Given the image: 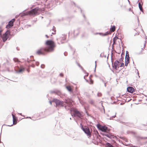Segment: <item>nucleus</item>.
Here are the masks:
<instances>
[{
	"mask_svg": "<svg viewBox=\"0 0 147 147\" xmlns=\"http://www.w3.org/2000/svg\"><path fill=\"white\" fill-rule=\"evenodd\" d=\"M47 46L40 48L36 51L38 55H45L49 52H53L54 51L56 45L54 42L51 40H47L45 42Z\"/></svg>",
	"mask_w": 147,
	"mask_h": 147,
	"instance_id": "obj_1",
	"label": "nucleus"
},
{
	"mask_svg": "<svg viewBox=\"0 0 147 147\" xmlns=\"http://www.w3.org/2000/svg\"><path fill=\"white\" fill-rule=\"evenodd\" d=\"M42 9L38 7H36L27 11H26V10H25L22 13V16L30 15L32 16H35L38 15L39 13L38 11H42Z\"/></svg>",
	"mask_w": 147,
	"mask_h": 147,
	"instance_id": "obj_2",
	"label": "nucleus"
},
{
	"mask_svg": "<svg viewBox=\"0 0 147 147\" xmlns=\"http://www.w3.org/2000/svg\"><path fill=\"white\" fill-rule=\"evenodd\" d=\"M80 127L81 129L87 135L88 138H90L91 136V134L89 127L86 125L83 127L82 123H81L80 124Z\"/></svg>",
	"mask_w": 147,
	"mask_h": 147,
	"instance_id": "obj_3",
	"label": "nucleus"
},
{
	"mask_svg": "<svg viewBox=\"0 0 147 147\" xmlns=\"http://www.w3.org/2000/svg\"><path fill=\"white\" fill-rule=\"evenodd\" d=\"M83 113L80 112L77 110H74L73 111V113L71 114L72 117L74 116L76 117L78 119H81L82 117H83Z\"/></svg>",
	"mask_w": 147,
	"mask_h": 147,
	"instance_id": "obj_4",
	"label": "nucleus"
},
{
	"mask_svg": "<svg viewBox=\"0 0 147 147\" xmlns=\"http://www.w3.org/2000/svg\"><path fill=\"white\" fill-rule=\"evenodd\" d=\"M55 103L56 105V107L60 108L61 107H64L66 108L65 104L63 101L57 99L56 98L55 101Z\"/></svg>",
	"mask_w": 147,
	"mask_h": 147,
	"instance_id": "obj_5",
	"label": "nucleus"
},
{
	"mask_svg": "<svg viewBox=\"0 0 147 147\" xmlns=\"http://www.w3.org/2000/svg\"><path fill=\"white\" fill-rule=\"evenodd\" d=\"M22 60H23V62H26L27 61L28 64L26 63L25 65L28 67H35V65L34 63H31V62L33 61H35L34 59H29V58H27L26 59H22Z\"/></svg>",
	"mask_w": 147,
	"mask_h": 147,
	"instance_id": "obj_6",
	"label": "nucleus"
},
{
	"mask_svg": "<svg viewBox=\"0 0 147 147\" xmlns=\"http://www.w3.org/2000/svg\"><path fill=\"white\" fill-rule=\"evenodd\" d=\"M110 129H109L107 132L100 133V134L102 136H105L110 139H112L115 138V136L112 133L110 132Z\"/></svg>",
	"mask_w": 147,
	"mask_h": 147,
	"instance_id": "obj_7",
	"label": "nucleus"
},
{
	"mask_svg": "<svg viewBox=\"0 0 147 147\" xmlns=\"http://www.w3.org/2000/svg\"><path fill=\"white\" fill-rule=\"evenodd\" d=\"M96 126L98 129L101 131L102 133L107 132L108 130L110 129L106 126H102L99 124H97Z\"/></svg>",
	"mask_w": 147,
	"mask_h": 147,
	"instance_id": "obj_8",
	"label": "nucleus"
},
{
	"mask_svg": "<svg viewBox=\"0 0 147 147\" xmlns=\"http://www.w3.org/2000/svg\"><path fill=\"white\" fill-rule=\"evenodd\" d=\"M8 34L11 35V34L9 30L7 29L6 32L3 34L2 36L1 35V37L3 42H5L8 38V36H7V35Z\"/></svg>",
	"mask_w": 147,
	"mask_h": 147,
	"instance_id": "obj_9",
	"label": "nucleus"
},
{
	"mask_svg": "<svg viewBox=\"0 0 147 147\" xmlns=\"http://www.w3.org/2000/svg\"><path fill=\"white\" fill-rule=\"evenodd\" d=\"M112 66L113 68L116 70H117L118 69L119 67V62L117 60L115 61L114 63H113L112 60H111Z\"/></svg>",
	"mask_w": 147,
	"mask_h": 147,
	"instance_id": "obj_10",
	"label": "nucleus"
},
{
	"mask_svg": "<svg viewBox=\"0 0 147 147\" xmlns=\"http://www.w3.org/2000/svg\"><path fill=\"white\" fill-rule=\"evenodd\" d=\"M49 93L50 94H53L55 93L58 96H60L61 97H62V95H65V94H62L61 92L58 90H51L49 92Z\"/></svg>",
	"mask_w": 147,
	"mask_h": 147,
	"instance_id": "obj_11",
	"label": "nucleus"
},
{
	"mask_svg": "<svg viewBox=\"0 0 147 147\" xmlns=\"http://www.w3.org/2000/svg\"><path fill=\"white\" fill-rule=\"evenodd\" d=\"M12 118H13V120L12 121H13V124H11V125H5L11 127V126H12L13 125H16L17 123V121H15V120H16L17 119H18L17 117H16L14 115H13V114H12Z\"/></svg>",
	"mask_w": 147,
	"mask_h": 147,
	"instance_id": "obj_12",
	"label": "nucleus"
},
{
	"mask_svg": "<svg viewBox=\"0 0 147 147\" xmlns=\"http://www.w3.org/2000/svg\"><path fill=\"white\" fill-rule=\"evenodd\" d=\"M81 28H78L76 30H74V35L75 37H76L78 35L80 31Z\"/></svg>",
	"mask_w": 147,
	"mask_h": 147,
	"instance_id": "obj_13",
	"label": "nucleus"
},
{
	"mask_svg": "<svg viewBox=\"0 0 147 147\" xmlns=\"http://www.w3.org/2000/svg\"><path fill=\"white\" fill-rule=\"evenodd\" d=\"M21 68L18 71H16V69H15L16 73V74H20L22 73L25 69V67L22 65H20Z\"/></svg>",
	"mask_w": 147,
	"mask_h": 147,
	"instance_id": "obj_14",
	"label": "nucleus"
},
{
	"mask_svg": "<svg viewBox=\"0 0 147 147\" xmlns=\"http://www.w3.org/2000/svg\"><path fill=\"white\" fill-rule=\"evenodd\" d=\"M135 88L132 86H129L127 89V91L129 92L132 93L134 92Z\"/></svg>",
	"mask_w": 147,
	"mask_h": 147,
	"instance_id": "obj_15",
	"label": "nucleus"
},
{
	"mask_svg": "<svg viewBox=\"0 0 147 147\" xmlns=\"http://www.w3.org/2000/svg\"><path fill=\"white\" fill-rule=\"evenodd\" d=\"M17 29L18 28L16 27H14L11 30H9L12 36H14L18 32Z\"/></svg>",
	"mask_w": 147,
	"mask_h": 147,
	"instance_id": "obj_16",
	"label": "nucleus"
},
{
	"mask_svg": "<svg viewBox=\"0 0 147 147\" xmlns=\"http://www.w3.org/2000/svg\"><path fill=\"white\" fill-rule=\"evenodd\" d=\"M13 24L9 21L8 23V24L6 25V28H11L13 26Z\"/></svg>",
	"mask_w": 147,
	"mask_h": 147,
	"instance_id": "obj_17",
	"label": "nucleus"
},
{
	"mask_svg": "<svg viewBox=\"0 0 147 147\" xmlns=\"http://www.w3.org/2000/svg\"><path fill=\"white\" fill-rule=\"evenodd\" d=\"M136 138L138 141H139L140 139H147V137H140L139 136H136Z\"/></svg>",
	"mask_w": 147,
	"mask_h": 147,
	"instance_id": "obj_18",
	"label": "nucleus"
},
{
	"mask_svg": "<svg viewBox=\"0 0 147 147\" xmlns=\"http://www.w3.org/2000/svg\"><path fill=\"white\" fill-rule=\"evenodd\" d=\"M125 65L127 66L129 62V57H125Z\"/></svg>",
	"mask_w": 147,
	"mask_h": 147,
	"instance_id": "obj_19",
	"label": "nucleus"
},
{
	"mask_svg": "<svg viewBox=\"0 0 147 147\" xmlns=\"http://www.w3.org/2000/svg\"><path fill=\"white\" fill-rule=\"evenodd\" d=\"M145 43H144V47L143 48H142V49H141L142 50H141V51H140V52H139L138 53H136V55H140V54H142V50H143L144 49V48L145 47V44L146 43V41H145Z\"/></svg>",
	"mask_w": 147,
	"mask_h": 147,
	"instance_id": "obj_20",
	"label": "nucleus"
},
{
	"mask_svg": "<svg viewBox=\"0 0 147 147\" xmlns=\"http://www.w3.org/2000/svg\"><path fill=\"white\" fill-rule=\"evenodd\" d=\"M63 36L61 37L60 40H65L66 38V34H62Z\"/></svg>",
	"mask_w": 147,
	"mask_h": 147,
	"instance_id": "obj_21",
	"label": "nucleus"
},
{
	"mask_svg": "<svg viewBox=\"0 0 147 147\" xmlns=\"http://www.w3.org/2000/svg\"><path fill=\"white\" fill-rule=\"evenodd\" d=\"M77 7L79 9H80V11H81V13L82 14V15L83 16V17H84V20H86V17H85V15L84 14L83 12V11H82V9L80 8V7H79V6H77Z\"/></svg>",
	"mask_w": 147,
	"mask_h": 147,
	"instance_id": "obj_22",
	"label": "nucleus"
},
{
	"mask_svg": "<svg viewBox=\"0 0 147 147\" xmlns=\"http://www.w3.org/2000/svg\"><path fill=\"white\" fill-rule=\"evenodd\" d=\"M77 63L78 66L79 67H80V68H81V69H82V70L83 71L84 73H86V71L84 69H83V67L80 65V64L79 63Z\"/></svg>",
	"mask_w": 147,
	"mask_h": 147,
	"instance_id": "obj_23",
	"label": "nucleus"
},
{
	"mask_svg": "<svg viewBox=\"0 0 147 147\" xmlns=\"http://www.w3.org/2000/svg\"><path fill=\"white\" fill-rule=\"evenodd\" d=\"M115 25L112 26V25L111 26V28H110V30L111 31L113 32L115 31Z\"/></svg>",
	"mask_w": 147,
	"mask_h": 147,
	"instance_id": "obj_24",
	"label": "nucleus"
},
{
	"mask_svg": "<svg viewBox=\"0 0 147 147\" xmlns=\"http://www.w3.org/2000/svg\"><path fill=\"white\" fill-rule=\"evenodd\" d=\"M66 88L67 90L70 92H72V91L71 87L69 86H67L66 87Z\"/></svg>",
	"mask_w": 147,
	"mask_h": 147,
	"instance_id": "obj_25",
	"label": "nucleus"
},
{
	"mask_svg": "<svg viewBox=\"0 0 147 147\" xmlns=\"http://www.w3.org/2000/svg\"><path fill=\"white\" fill-rule=\"evenodd\" d=\"M111 34V32L110 31H107V32L105 33L104 34H103V35H102L103 36H107L109 34Z\"/></svg>",
	"mask_w": 147,
	"mask_h": 147,
	"instance_id": "obj_26",
	"label": "nucleus"
},
{
	"mask_svg": "<svg viewBox=\"0 0 147 147\" xmlns=\"http://www.w3.org/2000/svg\"><path fill=\"white\" fill-rule=\"evenodd\" d=\"M13 60L15 62H19L20 61L17 58H14L13 59Z\"/></svg>",
	"mask_w": 147,
	"mask_h": 147,
	"instance_id": "obj_27",
	"label": "nucleus"
},
{
	"mask_svg": "<svg viewBox=\"0 0 147 147\" xmlns=\"http://www.w3.org/2000/svg\"><path fill=\"white\" fill-rule=\"evenodd\" d=\"M112 144L108 142H106L105 144V146L106 147H110Z\"/></svg>",
	"mask_w": 147,
	"mask_h": 147,
	"instance_id": "obj_28",
	"label": "nucleus"
},
{
	"mask_svg": "<svg viewBox=\"0 0 147 147\" xmlns=\"http://www.w3.org/2000/svg\"><path fill=\"white\" fill-rule=\"evenodd\" d=\"M133 125V124L130 123H127L126 124V126L129 127H131Z\"/></svg>",
	"mask_w": 147,
	"mask_h": 147,
	"instance_id": "obj_29",
	"label": "nucleus"
},
{
	"mask_svg": "<svg viewBox=\"0 0 147 147\" xmlns=\"http://www.w3.org/2000/svg\"><path fill=\"white\" fill-rule=\"evenodd\" d=\"M55 98H54L53 99V100H50L49 101V102L51 105H52V102H54L55 103Z\"/></svg>",
	"mask_w": 147,
	"mask_h": 147,
	"instance_id": "obj_30",
	"label": "nucleus"
},
{
	"mask_svg": "<svg viewBox=\"0 0 147 147\" xmlns=\"http://www.w3.org/2000/svg\"><path fill=\"white\" fill-rule=\"evenodd\" d=\"M129 57V52L127 51H126V55L125 57Z\"/></svg>",
	"mask_w": 147,
	"mask_h": 147,
	"instance_id": "obj_31",
	"label": "nucleus"
},
{
	"mask_svg": "<svg viewBox=\"0 0 147 147\" xmlns=\"http://www.w3.org/2000/svg\"><path fill=\"white\" fill-rule=\"evenodd\" d=\"M116 38V40L117 39H119L120 40H121V44H122V46H123V42L120 39V38H118V37H115L114 38H113V40L114 39V38Z\"/></svg>",
	"mask_w": 147,
	"mask_h": 147,
	"instance_id": "obj_32",
	"label": "nucleus"
},
{
	"mask_svg": "<svg viewBox=\"0 0 147 147\" xmlns=\"http://www.w3.org/2000/svg\"><path fill=\"white\" fill-rule=\"evenodd\" d=\"M124 59V58L122 57L119 60V61H118L119 62V63H120L121 62H122L123 61V60Z\"/></svg>",
	"mask_w": 147,
	"mask_h": 147,
	"instance_id": "obj_33",
	"label": "nucleus"
},
{
	"mask_svg": "<svg viewBox=\"0 0 147 147\" xmlns=\"http://www.w3.org/2000/svg\"><path fill=\"white\" fill-rule=\"evenodd\" d=\"M141 1L138 2V7H142V5H142V4L141 3Z\"/></svg>",
	"mask_w": 147,
	"mask_h": 147,
	"instance_id": "obj_34",
	"label": "nucleus"
},
{
	"mask_svg": "<svg viewBox=\"0 0 147 147\" xmlns=\"http://www.w3.org/2000/svg\"><path fill=\"white\" fill-rule=\"evenodd\" d=\"M7 36H8V39L9 40L13 36H12V34H11V35L8 34V35H7Z\"/></svg>",
	"mask_w": 147,
	"mask_h": 147,
	"instance_id": "obj_35",
	"label": "nucleus"
},
{
	"mask_svg": "<svg viewBox=\"0 0 147 147\" xmlns=\"http://www.w3.org/2000/svg\"><path fill=\"white\" fill-rule=\"evenodd\" d=\"M71 4L72 5H73V4L74 5V6H75V7H77V6H78L77 5H76V3H75V2H74L71 1Z\"/></svg>",
	"mask_w": 147,
	"mask_h": 147,
	"instance_id": "obj_36",
	"label": "nucleus"
},
{
	"mask_svg": "<svg viewBox=\"0 0 147 147\" xmlns=\"http://www.w3.org/2000/svg\"><path fill=\"white\" fill-rule=\"evenodd\" d=\"M127 134H129L130 133L134 134V132L133 131H127Z\"/></svg>",
	"mask_w": 147,
	"mask_h": 147,
	"instance_id": "obj_37",
	"label": "nucleus"
},
{
	"mask_svg": "<svg viewBox=\"0 0 147 147\" xmlns=\"http://www.w3.org/2000/svg\"><path fill=\"white\" fill-rule=\"evenodd\" d=\"M124 63H121L120 65V66L119 65V66L120 67H124Z\"/></svg>",
	"mask_w": 147,
	"mask_h": 147,
	"instance_id": "obj_38",
	"label": "nucleus"
},
{
	"mask_svg": "<svg viewBox=\"0 0 147 147\" xmlns=\"http://www.w3.org/2000/svg\"><path fill=\"white\" fill-rule=\"evenodd\" d=\"M15 20V18H13L11 20L9 21L13 24Z\"/></svg>",
	"mask_w": 147,
	"mask_h": 147,
	"instance_id": "obj_39",
	"label": "nucleus"
},
{
	"mask_svg": "<svg viewBox=\"0 0 147 147\" xmlns=\"http://www.w3.org/2000/svg\"><path fill=\"white\" fill-rule=\"evenodd\" d=\"M97 96H100L102 95V94L100 92H98L97 94Z\"/></svg>",
	"mask_w": 147,
	"mask_h": 147,
	"instance_id": "obj_40",
	"label": "nucleus"
},
{
	"mask_svg": "<svg viewBox=\"0 0 147 147\" xmlns=\"http://www.w3.org/2000/svg\"><path fill=\"white\" fill-rule=\"evenodd\" d=\"M78 99L79 100L80 102L81 103H82L83 102H82V100H81V99L78 96Z\"/></svg>",
	"mask_w": 147,
	"mask_h": 147,
	"instance_id": "obj_41",
	"label": "nucleus"
},
{
	"mask_svg": "<svg viewBox=\"0 0 147 147\" xmlns=\"http://www.w3.org/2000/svg\"><path fill=\"white\" fill-rule=\"evenodd\" d=\"M102 53L100 54V57H102L104 56L105 58L106 57V55H104L103 56V55H102Z\"/></svg>",
	"mask_w": 147,
	"mask_h": 147,
	"instance_id": "obj_42",
	"label": "nucleus"
},
{
	"mask_svg": "<svg viewBox=\"0 0 147 147\" xmlns=\"http://www.w3.org/2000/svg\"><path fill=\"white\" fill-rule=\"evenodd\" d=\"M40 67L42 68L43 69L45 68V65L44 64H41Z\"/></svg>",
	"mask_w": 147,
	"mask_h": 147,
	"instance_id": "obj_43",
	"label": "nucleus"
},
{
	"mask_svg": "<svg viewBox=\"0 0 147 147\" xmlns=\"http://www.w3.org/2000/svg\"><path fill=\"white\" fill-rule=\"evenodd\" d=\"M139 8L140 11H141V12H143V13L144 11H143V10L142 9V7H139Z\"/></svg>",
	"mask_w": 147,
	"mask_h": 147,
	"instance_id": "obj_44",
	"label": "nucleus"
},
{
	"mask_svg": "<svg viewBox=\"0 0 147 147\" xmlns=\"http://www.w3.org/2000/svg\"><path fill=\"white\" fill-rule=\"evenodd\" d=\"M85 74V73H84ZM85 74H87L85 76H84V79H85V78L86 77H87L88 76V73H87L86 72V73H85Z\"/></svg>",
	"mask_w": 147,
	"mask_h": 147,
	"instance_id": "obj_45",
	"label": "nucleus"
},
{
	"mask_svg": "<svg viewBox=\"0 0 147 147\" xmlns=\"http://www.w3.org/2000/svg\"><path fill=\"white\" fill-rule=\"evenodd\" d=\"M59 76L61 77H63V73H60L59 74Z\"/></svg>",
	"mask_w": 147,
	"mask_h": 147,
	"instance_id": "obj_46",
	"label": "nucleus"
},
{
	"mask_svg": "<svg viewBox=\"0 0 147 147\" xmlns=\"http://www.w3.org/2000/svg\"><path fill=\"white\" fill-rule=\"evenodd\" d=\"M36 65V66H38L39 65V62H36L35 63Z\"/></svg>",
	"mask_w": 147,
	"mask_h": 147,
	"instance_id": "obj_47",
	"label": "nucleus"
},
{
	"mask_svg": "<svg viewBox=\"0 0 147 147\" xmlns=\"http://www.w3.org/2000/svg\"><path fill=\"white\" fill-rule=\"evenodd\" d=\"M64 54L65 56H66L67 55V53L66 52H65L64 53Z\"/></svg>",
	"mask_w": 147,
	"mask_h": 147,
	"instance_id": "obj_48",
	"label": "nucleus"
},
{
	"mask_svg": "<svg viewBox=\"0 0 147 147\" xmlns=\"http://www.w3.org/2000/svg\"><path fill=\"white\" fill-rule=\"evenodd\" d=\"M121 123H122L123 124L125 125H126V124H127V123L123 122H121Z\"/></svg>",
	"mask_w": 147,
	"mask_h": 147,
	"instance_id": "obj_49",
	"label": "nucleus"
},
{
	"mask_svg": "<svg viewBox=\"0 0 147 147\" xmlns=\"http://www.w3.org/2000/svg\"><path fill=\"white\" fill-rule=\"evenodd\" d=\"M98 34L100 36H102V35H103V33L102 32H99Z\"/></svg>",
	"mask_w": 147,
	"mask_h": 147,
	"instance_id": "obj_50",
	"label": "nucleus"
},
{
	"mask_svg": "<svg viewBox=\"0 0 147 147\" xmlns=\"http://www.w3.org/2000/svg\"><path fill=\"white\" fill-rule=\"evenodd\" d=\"M95 69H94V71H96V61H95Z\"/></svg>",
	"mask_w": 147,
	"mask_h": 147,
	"instance_id": "obj_51",
	"label": "nucleus"
},
{
	"mask_svg": "<svg viewBox=\"0 0 147 147\" xmlns=\"http://www.w3.org/2000/svg\"><path fill=\"white\" fill-rule=\"evenodd\" d=\"M100 79L101 80V81L102 82H103V83H105V81L103 79H101L100 78Z\"/></svg>",
	"mask_w": 147,
	"mask_h": 147,
	"instance_id": "obj_52",
	"label": "nucleus"
},
{
	"mask_svg": "<svg viewBox=\"0 0 147 147\" xmlns=\"http://www.w3.org/2000/svg\"><path fill=\"white\" fill-rule=\"evenodd\" d=\"M113 55V52H112L111 53V60H112V58Z\"/></svg>",
	"mask_w": 147,
	"mask_h": 147,
	"instance_id": "obj_53",
	"label": "nucleus"
},
{
	"mask_svg": "<svg viewBox=\"0 0 147 147\" xmlns=\"http://www.w3.org/2000/svg\"><path fill=\"white\" fill-rule=\"evenodd\" d=\"M120 138L123 140H124L125 138L122 137H120Z\"/></svg>",
	"mask_w": 147,
	"mask_h": 147,
	"instance_id": "obj_54",
	"label": "nucleus"
},
{
	"mask_svg": "<svg viewBox=\"0 0 147 147\" xmlns=\"http://www.w3.org/2000/svg\"><path fill=\"white\" fill-rule=\"evenodd\" d=\"M85 112L86 114L88 116H89L88 113L87 112L86 110H85Z\"/></svg>",
	"mask_w": 147,
	"mask_h": 147,
	"instance_id": "obj_55",
	"label": "nucleus"
},
{
	"mask_svg": "<svg viewBox=\"0 0 147 147\" xmlns=\"http://www.w3.org/2000/svg\"><path fill=\"white\" fill-rule=\"evenodd\" d=\"M18 114H19V115H21V116H23L24 117V115H22V113H18Z\"/></svg>",
	"mask_w": 147,
	"mask_h": 147,
	"instance_id": "obj_56",
	"label": "nucleus"
},
{
	"mask_svg": "<svg viewBox=\"0 0 147 147\" xmlns=\"http://www.w3.org/2000/svg\"><path fill=\"white\" fill-rule=\"evenodd\" d=\"M139 35V33H136L135 34H134V36H136V35Z\"/></svg>",
	"mask_w": 147,
	"mask_h": 147,
	"instance_id": "obj_57",
	"label": "nucleus"
},
{
	"mask_svg": "<svg viewBox=\"0 0 147 147\" xmlns=\"http://www.w3.org/2000/svg\"><path fill=\"white\" fill-rule=\"evenodd\" d=\"M60 42L61 43V44H63L64 43V42L62 41V40H60Z\"/></svg>",
	"mask_w": 147,
	"mask_h": 147,
	"instance_id": "obj_58",
	"label": "nucleus"
},
{
	"mask_svg": "<svg viewBox=\"0 0 147 147\" xmlns=\"http://www.w3.org/2000/svg\"><path fill=\"white\" fill-rule=\"evenodd\" d=\"M103 138H104V139H105V140H107V141H108V139L107 138H105V137H104Z\"/></svg>",
	"mask_w": 147,
	"mask_h": 147,
	"instance_id": "obj_59",
	"label": "nucleus"
},
{
	"mask_svg": "<svg viewBox=\"0 0 147 147\" xmlns=\"http://www.w3.org/2000/svg\"><path fill=\"white\" fill-rule=\"evenodd\" d=\"M84 79L85 80H86V81L87 82H88V83H89V81H88V80H87L86 79V78Z\"/></svg>",
	"mask_w": 147,
	"mask_h": 147,
	"instance_id": "obj_60",
	"label": "nucleus"
},
{
	"mask_svg": "<svg viewBox=\"0 0 147 147\" xmlns=\"http://www.w3.org/2000/svg\"><path fill=\"white\" fill-rule=\"evenodd\" d=\"M30 118V119H31V117H27L26 118Z\"/></svg>",
	"mask_w": 147,
	"mask_h": 147,
	"instance_id": "obj_61",
	"label": "nucleus"
},
{
	"mask_svg": "<svg viewBox=\"0 0 147 147\" xmlns=\"http://www.w3.org/2000/svg\"><path fill=\"white\" fill-rule=\"evenodd\" d=\"M115 103H116L114 101V102H113L111 103V104H115Z\"/></svg>",
	"mask_w": 147,
	"mask_h": 147,
	"instance_id": "obj_62",
	"label": "nucleus"
},
{
	"mask_svg": "<svg viewBox=\"0 0 147 147\" xmlns=\"http://www.w3.org/2000/svg\"><path fill=\"white\" fill-rule=\"evenodd\" d=\"M45 36H46L47 38H49V36H48V35H47V34H46V35H45Z\"/></svg>",
	"mask_w": 147,
	"mask_h": 147,
	"instance_id": "obj_63",
	"label": "nucleus"
},
{
	"mask_svg": "<svg viewBox=\"0 0 147 147\" xmlns=\"http://www.w3.org/2000/svg\"><path fill=\"white\" fill-rule=\"evenodd\" d=\"M69 47L71 49V50H72V47H71V46H70V45H69Z\"/></svg>",
	"mask_w": 147,
	"mask_h": 147,
	"instance_id": "obj_64",
	"label": "nucleus"
}]
</instances>
